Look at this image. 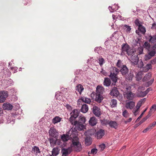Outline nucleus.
<instances>
[{
	"label": "nucleus",
	"instance_id": "f257e3e1",
	"mask_svg": "<svg viewBox=\"0 0 156 156\" xmlns=\"http://www.w3.org/2000/svg\"><path fill=\"white\" fill-rule=\"evenodd\" d=\"M76 132H74L71 136L73 137L72 140V146L74 147L75 150L76 152L80 151L82 149L81 144L79 142V138L77 136Z\"/></svg>",
	"mask_w": 156,
	"mask_h": 156
},
{
	"label": "nucleus",
	"instance_id": "f03ea898",
	"mask_svg": "<svg viewBox=\"0 0 156 156\" xmlns=\"http://www.w3.org/2000/svg\"><path fill=\"white\" fill-rule=\"evenodd\" d=\"M119 72V70L115 67H112L110 68V74L109 76L113 82L112 85H114L118 80L117 75Z\"/></svg>",
	"mask_w": 156,
	"mask_h": 156
},
{
	"label": "nucleus",
	"instance_id": "7ed1b4c3",
	"mask_svg": "<svg viewBox=\"0 0 156 156\" xmlns=\"http://www.w3.org/2000/svg\"><path fill=\"white\" fill-rule=\"evenodd\" d=\"M128 56L133 55L134 53V51L131 49L129 46L127 44H123L122 45V52L121 53V55H123L125 54V53Z\"/></svg>",
	"mask_w": 156,
	"mask_h": 156
},
{
	"label": "nucleus",
	"instance_id": "20e7f679",
	"mask_svg": "<svg viewBox=\"0 0 156 156\" xmlns=\"http://www.w3.org/2000/svg\"><path fill=\"white\" fill-rule=\"evenodd\" d=\"M123 96L124 98L127 100L132 101L135 97L136 94L131 91H127L124 93Z\"/></svg>",
	"mask_w": 156,
	"mask_h": 156
},
{
	"label": "nucleus",
	"instance_id": "39448f33",
	"mask_svg": "<svg viewBox=\"0 0 156 156\" xmlns=\"http://www.w3.org/2000/svg\"><path fill=\"white\" fill-rule=\"evenodd\" d=\"M79 115V111L77 109H74L70 113V117L69 118V121L71 124H73V122L76 118Z\"/></svg>",
	"mask_w": 156,
	"mask_h": 156
},
{
	"label": "nucleus",
	"instance_id": "423d86ee",
	"mask_svg": "<svg viewBox=\"0 0 156 156\" xmlns=\"http://www.w3.org/2000/svg\"><path fill=\"white\" fill-rule=\"evenodd\" d=\"M76 132V131H73V129L72 130H70L69 132L67 133L66 134H63L61 136V139L63 141H66L70 138L73 139V137H71V135L73 134L74 132Z\"/></svg>",
	"mask_w": 156,
	"mask_h": 156
},
{
	"label": "nucleus",
	"instance_id": "0eeeda50",
	"mask_svg": "<svg viewBox=\"0 0 156 156\" xmlns=\"http://www.w3.org/2000/svg\"><path fill=\"white\" fill-rule=\"evenodd\" d=\"M144 87H138L137 91L136 93V96L137 97H143L147 95V93L143 91L144 90Z\"/></svg>",
	"mask_w": 156,
	"mask_h": 156
},
{
	"label": "nucleus",
	"instance_id": "6e6552de",
	"mask_svg": "<svg viewBox=\"0 0 156 156\" xmlns=\"http://www.w3.org/2000/svg\"><path fill=\"white\" fill-rule=\"evenodd\" d=\"M72 124L75 126V128L78 130H81L84 128V126L83 124L78 122L77 121H75L74 122H73V124Z\"/></svg>",
	"mask_w": 156,
	"mask_h": 156
},
{
	"label": "nucleus",
	"instance_id": "1a4fd4ad",
	"mask_svg": "<svg viewBox=\"0 0 156 156\" xmlns=\"http://www.w3.org/2000/svg\"><path fill=\"white\" fill-rule=\"evenodd\" d=\"M135 106V102L132 101L126 100L125 107L128 109L132 110Z\"/></svg>",
	"mask_w": 156,
	"mask_h": 156
},
{
	"label": "nucleus",
	"instance_id": "9d476101",
	"mask_svg": "<svg viewBox=\"0 0 156 156\" xmlns=\"http://www.w3.org/2000/svg\"><path fill=\"white\" fill-rule=\"evenodd\" d=\"M49 135L55 139H57L58 137V133L56 129L54 127H51L49 131Z\"/></svg>",
	"mask_w": 156,
	"mask_h": 156
},
{
	"label": "nucleus",
	"instance_id": "9b49d317",
	"mask_svg": "<svg viewBox=\"0 0 156 156\" xmlns=\"http://www.w3.org/2000/svg\"><path fill=\"white\" fill-rule=\"evenodd\" d=\"M7 92L5 91H1L0 92V102H3L5 101L8 97Z\"/></svg>",
	"mask_w": 156,
	"mask_h": 156
},
{
	"label": "nucleus",
	"instance_id": "f8f14e48",
	"mask_svg": "<svg viewBox=\"0 0 156 156\" xmlns=\"http://www.w3.org/2000/svg\"><path fill=\"white\" fill-rule=\"evenodd\" d=\"M110 94L111 96L117 97L119 94V92L117 87H114L111 90Z\"/></svg>",
	"mask_w": 156,
	"mask_h": 156
},
{
	"label": "nucleus",
	"instance_id": "ddd939ff",
	"mask_svg": "<svg viewBox=\"0 0 156 156\" xmlns=\"http://www.w3.org/2000/svg\"><path fill=\"white\" fill-rule=\"evenodd\" d=\"M93 112L94 115L97 117H99L101 115L100 109L97 106L93 107Z\"/></svg>",
	"mask_w": 156,
	"mask_h": 156
},
{
	"label": "nucleus",
	"instance_id": "4468645a",
	"mask_svg": "<svg viewBox=\"0 0 156 156\" xmlns=\"http://www.w3.org/2000/svg\"><path fill=\"white\" fill-rule=\"evenodd\" d=\"M134 53L133 55H131V59L132 62L134 64H137L138 62V57L137 55H134Z\"/></svg>",
	"mask_w": 156,
	"mask_h": 156
},
{
	"label": "nucleus",
	"instance_id": "2eb2a0df",
	"mask_svg": "<svg viewBox=\"0 0 156 156\" xmlns=\"http://www.w3.org/2000/svg\"><path fill=\"white\" fill-rule=\"evenodd\" d=\"M120 71L122 75L123 76H125L128 73L129 69L126 66L124 65L121 68Z\"/></svg>",
	"mask_w": 156,
	"mask_h": 156
},
{
	"label": "nucleus",
	"instance_id": "dca6fc26",
	"mask_svg": "<svg viewBox=\"0 0 156 156\" xmlns=\"http://www.w3.org/2000/svg\"><path fill=\"white\" fill-rule=\"evenodd\" d=\"M104 92V88L102 87L99 86L97 87L96 89V94L102 95Z\"/></svg>",
	"mask_w": 156,
	"mask_h": 156
},
{
	"label": "nucleus",
	"instance_id": "f3484780",
	"mask_svg": "<svg viewBox=\"0 0 156 156\" xmlns=\"http://www.w3.org/2000/svg\"><path fill=\"white\" fill-rule=\"evenodd\" d=\"M142 104L140 102H138L137 103V105L136 106V108L133 109V112L134 115H136L138 113V110L141 106Z\"/></svg>",
	"mask_w": 156,
	"mask_h": 156
},
{
	"label": "nucleus",
	"instance_id": "a211bd4d",
	"mask_svg": "<svg viewBox=\"0 0 156 156\" xmlns=\"http://www.w3.org/2000/svg\"><path fill=\"white\" fill-rule=\"evenodd\" d=\"M104 130L103 129H100L96 133V136L98 139H101L104 135Z\"/></svg>",
	"mask_w": 156,
	"mask_h": 156
},
{
	"label": "nucleus",
	"instance_id": "6ab92c4d",
	"mask_svg": "<svg viewBox=\"0 0 156 156\" xmlns=\"http://www.w3.org/2000/svg\"><path fill=\"white\" fill-rule=\"evenodd\" d=\"M89 124L92 126H94L95 125L97 122V120L95 117H91L89 120Z\"/></svg>",
	"mask_w": 156,
	"mask_h": 156
},
{
	"label": "nucleus",
	"instance_id": "aec40b11",
	"mask_svg": "<svg viewBox=\"0 0 156 156\" xmlns=\"http://www.w3.org/2000/svg\"><path fill=\"white\" fill-rule=\"evenodd\" d=\"M111 84V80L108 77H105L103 82V85L107 87H109Z\"/></svg>",
	"mask_w": 156,
	"mask_h": 156
},
{
	"label": "nucleus",
	"instance_id": "412c9836",
	"mask_svg": "<svg viewBox=\"0 0 156 156\" xmlns=\"http://www.w3.org/2000/svg\"><path fill=\"white\" fill-rule=\"evenodd\" d=\"M2 107L4 109L10 110L12 109L13 107L11 104L6 103L3 104Z\"/></svg>",
	"mask_w": 156,
	"mask_h": 156
},
{
	"label": "nucleus",
	"instance_id": "4be33fe9",
	"mask_svg": "<svg viewBox=\"0 0 156 156\" xmlns=\"http://www.w3.org/2000/svg\"><path fill=\"white\" fill-rule=\"evenodd\" d=\"M84 89L83 86L80 84H78L76 87V91L78 92L80 94H81L83 90Z\"/></svg>",
	"mask_w": 156,
	"mask_h": 156
},
{
	"label": "nucleus",
	"instance_id": "5701e85b",
	"mask_svg": "<svg viewBox=\"0 0 156 156\" xmlns=\"http://www.w3.org/2000/svg\"><path fill=\"white\" fill-rule=\"evenodd\" d=\"M136 89V85L135 83H133L132 84L129 85L127 86L126 88V89L127 90L131 91L134 89Z\"/></svg>",
	"mask_w": 156,
	"mask_h": 156
},
{
	"label": "nucleus",
	"instance_id": "b1692460",
	"mask_svg": "<svg viewBox=\"0 0 156 156\" xmlns=\"http://www.w3.org/2000/svg\"><path fill=\"white\" fill-rule=\"evenodd\" d=\"M60 149L58 147L54 148L52 151V155L53 156H56L59 153Z\"/></svg>",
	"mask_w": 156,
	"mask_h": 156
},
{
	"label": "nucleus",
	"instance_id": "393cba45",
	"mask_svg": "<svg viewBox=\"0 0 156 156\" xmlns=\"http://www.w3.org/2000/svg\"><path fill=\"white\" fill-rule=\"evenodd\" d=\"M31 152L36 155L40 153L39 148L37 146H34L32 147Z\"/></svg>",
	"mask_w": 156,
	"mask_h": 156
},
{
	"label": "nucleus",
	"instance_id": "a878e982",
	"mask_svg": "<svg viewBox=\"0 0 156 156\" xmlns=\"http://www.w3.org/2000/svg\"><path fill=\"white\" fill-rule=\"evenodd\" d=\"M88 107L87 105L84 104L82 105L81 108V112L85 113L88 111Z\"/></svg>",
	"mask_w": 156,
	"mask_h": 156
},
{
	"label": "nucleus",
	"instance_id": "bb28decb",
	"mask_svg": "<svg viewBox=\"0 0 156 156\" xmlns=\"http://www.w3.org/2000/svg\"><path fill=\"white\" fill-rule=\"evenodd\" d=\"M148 39L149 41L151 43H154L156 41V35L153 36L150 35L149 36Z\"/></svg>",
	"mask_w": 156,
	"mask_h": 156
},
{
	"label": "nucleus",
	"instance_id": "cd10ccee",
	"mask_svg": "<svg viewBox=\"0 0 156 156\" xmlns=\"http://www.w3.org/2000/svg\"><path fill=\"white\" fill-rule=\"evenodd\" d=\"M156 110V105H154L151 106L148 115H150V116H151V115Z\"/></svg>",
	"mask_w": 156,
	"mask_h": 156
},
{
	"label": "nucleus",
	"instance_id": "c85d7f7f",
	"mask_svg": "<svg viewBox=\"0 0 156 156\" xmlns=\"http://www.w3.org/2000/svg\"><path fill=\"white\" fill-rule=\"evenodd\" d=\"M78 119L77 122L79 123L83 124L86 122V118L83 115H80L78 118Z\"/></svg>",
	"mask_w": 156,
	"mask_h": 156
},
{
	"label": "nucleus",
	"instance_id": "c756f323",
	"mask_svg": "<svg viewBox=\"0 0 156 156\" xmlns=\"http://www.w3.org/2000/svg\"><path fill=\"white\" fill-rule=\"evenodd\" d=\"M103 98L102 95L96 94L95 101L99 103L101 102Z\"/></svg>",
	"mask_w": 156,
	"mask_h": 156
},
{
	"label": "nucleus",
	"instance_id": "7c9ffc66",
	"mask_svg": "<svg viewBox=\"0 0 156 156\" xmlns=\"http://www.w3.org/2000/svg\"><path fill=\"white\" fill-rule=\"evenodd\" d=\"M119 7L115 5H113L112 6H109L108 7V9L111 12H113L114 11H116V10L118 9Z\"/></svg>",
	"mask_w": 156,
	"mask_h": 156
},
{
	"label": "nucleus",
	"instance_id": "2f4dec72",
	"mask_svg": "<svg viewBox=\"0 0 156 156\" xmlns=\"http://www.w3.org/2000/svg\"><path fill=\"white\" fill-rule=\"evenodd\" d=\"M69 150L68 149L64 148L62 150V156H67L70 154V152L69 151Z\"/></svg>",
	"mask_w": 156,
	"mask_h": 156
},
{
	"label": "nucleus",
	"instance_id": "473e14b6",
	"mask_svg": "<svg viewBox=\"0 0 156 156\" xmlns=\"http://www.w3.org/2000/svg\"><path fill=\"white\" fill-rule=\"evenodd\" d=\"M80 99L83 102L87 104H90L91 102V100L90 98L86 97H82Z\"/></svg>",
	"mask_w": 156,
	"mask_h": 156
},
{
	"label": "nucleus",
	"instance_id": "72a5a7b5",
	"mask_svg": "<svg viewBox=\"0 0 156 156\" xmlns=\"http://www.w3.org/2000/svg\"><path fill=\"white\" fill-rule=\"evenodd\" d=\"M109 125L111 127L116 129L117 126V123L115 121H111L110 122L108 123Z\"/></svg>",
	"mask_w": 156,
	"mask_h": 156
},
{
	"label": "nucleus",
	"instance_id": "f704fd0d",
	"mask_svg": "<svg viewBox=\"0 0 156 156\" xmlns=\"http://www.w3.org/2000/svg\"><path fill=\"white\" fill-rule=\"evenodd\" d=\"M61 120V118L59 117L56 116L52 119V122L53 123L55 124L59 122Z\"/></svg>",
	"mask_w": 156,
	"mask_h": 156
},
{
	"label": "nucleus",
	"instance_id": "c9c22d12",
	"mask_svg": "<svg viewBox=\"0 0 156 156\" xmlns=\"http://www.w3.org/2000/svg\"><path fill=\"white\" fill-rule=\"evenodd\" d=\"M50 142L51 147H53L56 144V139H54L53 138H50Z\"/></svg>",
	"mask_w": 156,
	"mask_h": 156
},
{
	"label": "nucleus",
	"instance_id": "e433bc0d",
	"mask_svg": "<svg viewBox=\"0 0 156 156\" xmlns=\"http://www.w3.org/2000/svg\"><path fill=\"white\" fill-rule=\"evenodd\" d=\"M151 77V74L150 73H148L145 75L143 78V80L144 81H147L149 80Z\"/></svg>",
	"mask_w": 156,
	"mask_h": 156
},
{
	"label": "nucleus",
	"instance_id": "4c0bfd02",
	"mask_svg": "<svg viewBox=\"0 0 156 156\" xmlns=\"http://www.w3.org/2000/svg\"><path fill=\"white\" fill-rule=\"evenodd\" d=\"M138 29L143 34H144L146 32L145 28L142 25L138 27Z\"/></svg>",
	"mask_w": 156,
	"mask_h": 156
},
{
	"label": "nucleus",
	"instance_id": "58836bf2",
	"mask_svg": "<svg viewBox=\"0 0 156 156\" xmlns=\"http://www.w3.org/2000/svg\"><path fill=\"white\" fill-rule=\"evenodd\" d=\"M117 103V101L113 99L111 101L110 104L112 108H114L116 106Z\"/></svg>",
	"mask_w": 156,
	"mask_h": 156
},
{
	"label": "nucleus",
	"instance_id": "ea45409f",
	"mask_svg": "<svg viewBox=\"0 0 156 156\" xmlns=\"http://www.w3.org/2000/svg\"><path fill=\"white\" fill-rule=\"evenodd\" d=\"M99 64L101 66L103 64L105 63V60L104 59L101 57H100L98 59Z\"/></svg>",
	"mask_w": 156,
	"mask_h": 156
},
{
	"label": "nucleus",
	"instance_id": "a19ab883",
	"mask_svg": "<svg viewBox=\"0 0 156 156\" xmlns=\"http://www.w3.org/2000/svg\"><path fill=\"white\" fill-rule=\"evenodd\" d=\"M150 45L149 43L147 42H145L143 45V48H144L148 50L150 49Z\"/></svg>",
	"mask_w": 156,
	"mask_h": 156
},
{
	"label": "nucleus",
	"instance_id": "79ce46f5",
	"mask_svg": "<svg viewBox=\"0 0 156 156\" xmlns=\"http://www.w3.org/2000/svg\"><path fill=\"white\" fill-rule=\"evenodd\" d=\"M85 143L86 145H90L91 144L90 139V138L87 137L85 139Z\"/></svg>",
	"mask_w": 156,
	"mask_h": 156
},
{
	"label": "nucleus",
	"instance_id": "37998d69",
	"mask_svg": "<svg viewBox=\"0 0 156 156\" xmlns=\"http://www.w3.org/2000/svg\"><path fill=\"white\" fill-rule=\"evenodd\" d=\"M133 76V74L131 73H130L126 76V78L127 80H131Z\"/></svg>",
	"mask_w": 156,
	"mask_h": 156
},
{
	"label": "nucleus",
	"instance_id": "c03bdc74",
	"mask_svg": "<svg viewBox=\"0 0 156 156\" xmlns=\"http://www.w3.org/2000/svg\"><path fill=\"white\" fill-rule=\"evenodd\" d=\"M150 117V115H147L145 117L143 118L139 122V125H140L142 123L144 122L147 119H148Z\"/></svg>",
	"mask_w": 156,
	"mask_h": 156
},
{
	"label": "nucleus",
	"instance_id": "a18cd8bd",
	"mask_svg": "<svg viewBox=\"0 0 156 156\" xmlns=\"http://www.w3.org/2000/svg\"><path fill=\"white\" fill-rule=\"evenodd\" d=\"M124 65H123L121 61L118 60L116 63V66L119 68H122Z\"/></svg>",
	"mask_w": 156,
	"mask_h": 156
},
{
	"label": "nucleus",
	"instance_id": "49530a36",
	"mask_svg": "<svg viewBox=\"0 0 156 156\" xmlns=\"http://www.w3.org/2000/svg\"><path fill=\"white\" fill-rule=\"evenodd\" d=\"M156 51L154 49L153 50L150 51H149L148 54H149L151 57L154 56L156 53Z\"/></svg>",
	"mask_w": 156,
	"mask_h": 156
},
{
	"label": "nucleus",
	"instance_id": "de8ad7c7",
	"mask_svg": "<svg viewBox=\"0 0 156 156\" xmlns=\"http://www.w3.org/2000/svg\"><path fill=\"white\" fill-rule=\"evenodd\" d=\"M102 48L101 47H97L95 48L94 51L98 54H100L101 53V50Z\"/></svg>",
	"mask_w": 156,
	"mask_h": 156
},
{
	"label": "nucleus",
	"instance_id": "09e8293b",
	"mask_svg": "<svg viewBox=\"0 0 156 156\" xmlns=\"http://www.w3.org/2000/svg\"><path fill=\"white\" fill-rule=\"evenodd\" d=\"M123 116L126 118L128 117L129 116V113L126 110H125L122 112Z\"/></svg>",
	"mask_w": 156,
	"mask_h": 156
},
{
	"label": "nucleus",
	"instance_id": "8fccbe9b",
	"mask_svg": "<svg viewBox=\"0 0 156 156\" xmlns=\"http://www.w3.org/2000/svg\"><path fill=\"white\" fill-rule=\"evenodd\" d=\"M135 23L136 25L139 27L142 25V23L140 22L139 20L137 19L135 21Z\"/></svg>",
	"mask_w": 156,
	"mask_h": 156
},
{
	"label": "nucleus",
	"instance_id": "3c124183",
	"mask_svg": "<svg viewBox=\"0 0 156 156\" xmlns=\"http://www.w3.org/2000/svg\"><path fill=\"white\" fill-rule=\"evenodd\" d=\"M124 27V30H126V31L127 32H129L131 30V28L130 27L127 25H125Z\"/></svg>",
	"mask_w": 156,
	"mask_h": 156
},
{
	"label": "nucleus",
	"instance_id": "603ef678",
	"mask_svg": "<svg viewBox=\"0 0 156 156\" xmlns=\"http://www.w3.org/2000/svg\"><path fill=\"white\" fill-rule=\"evenodd\" d=\"M152 57L148 54H146L144 57V59L145 61H147L151 58Z\"/></svg>",
	"mask_w": 156,
	"mask_h": 156
},
{
	"label": "nucleus",
	"instance_id": "864d4df0",
	"mask_svg": "<svg viewBox=\"0 0 156 156\" xmlns=\"http://www.w3.org/2000/svg\"><path fill=\"white\" fill-rule=\"evenodd\" d=\"M144 48L143 47H140L138 48V53L139 54H141L143 53Z\"/></svg>",
	"mask_w": 156,
	"mask_h": 156
},
{
	"label": "nucleus",
	"instance_id": "5fc2aeb1",
	"mask_svg": "<svg viewBox=\"0 0 156 156\" xmlns=\"http://www.w3.org/2000/svg\"><path fill=\"white\" fill-rule=\"evenodd\" d=\"M145 67L146 68L147 71H148L152 68V66L151 64H148L146 65Z\"/></svg>",
	"mask_w": 156,
	"mask_h": 156
},
{
	"label": "nucleus",
	"instance_id": "6e6d98bb",
	"mask_svg": "<svg viewBox=\"0 0 156 156\" xmlns=\"http://www.w3.org/2000/svg\"><path fill=\"white\" fill-rule=\"evenodd\" d=\"M56 139V142L55 145H58L60 146L61 147H62V143L61 142V140H59L57 139V138Z\"/></svg>",
	"mask_w": 156,
	"mask_h": 156
},
{
	"label": "nucleus",
	"instance_id": "4d7b16f0",
	"mask_svg": "<svg viewBox=\"0 0 156 156\" xmlns=\"http://www.w3.org/2000/svg\"><path fill=\"white\" fill-rule=\"evenodd\" d=\"M105 145L104 144H102L99 146V148L101 149V151L105 149Z\"/></svg>",
	"mask_w": 156,
	"mask_h": 156
},
{
	"label": "nucleus",
	"instance_id": "13d9d810",
	"mask_svg": "<svg viewBox=\"0 0 156 156\" xmlns=\"http://www.w3.org/2000/svg\"><path fill=\"white\" fill-rule=\"evenodd\" d=\"M97 150L96 148H93L91 150V153L94 154L97 153Z\"/></svg>",
	"mask_w": 156,
	"mask_h": 156
},
{
	"label": "nucleus",
	"instance_id": "bf43d9fd",
	"mask_svg": "<svg viewBox=\"0 0 156 156\" xmlns=\"http://www.w3.org/2000/svg\"><path fill=\"white\" fill-rule=\"evenodd\" d=\"M147 109H146L142 112V113H141V114L140 115V116L137 119V120H138V119H140V118H141L142 117V116L143 115H144V112L146 111V110H147Z\"/></svg>",
	"mask_w": 156,
	"mask_h": 156
},
{
	"label": "nucleus",
	"instance_id": "052dcab7",
	"mask_svg": "<svg viewBox=\"0 0 156 156\" xmlns=\"http://www.w3.org/2000/svg\"><path fill=\"white\" fill-rule=\"evenodd\" d=\"M101 73L105 76H106L107 73V72L104 70L103 69H101Z\"/></svg>",
	"mask_w": 156,
	"mask_h": 156
},
{
	"label": "nucleus",
	"instance_id": "680f3d73",
	"mask_svg": "<svg viewBox=\"0 0 156 156\" xmlns=\"http://www.w3.org/2000/svg\"><path fill=\"white\" fill-rule=\"evenodd\" d=\"M6 82H7V83H9L8 84V85H12L13 84V82L12 80L11 79H9L8 80H6Z\"/></svg>",
	"mask_w": 156,
	"mask_h": 156
},
{
	"label": "nucleus",
	"instance_id": "e2e57ef3",
	"mask_svg": "<svg viewBox=\"0 0 156 156\" xmlns=\"http://www.w3.org/2000/svg\"><path fill=\"white\" fill-rule=\"evenodd\" d=\"M146 101V98H144L143 99H141L138 102H140L141 104L142 105L144 103L145 101Z\"/></svg>",
	"mask_w": 156,
	"mask_h": 156
},
{
	"label": "nucleus",
	"instance_id": "0e129e2a",
	"mask_svg": "<svg viewBox=\"0 0 156 156\" xmlns=\"http://www.w3.org/2000/svg\"><path fill=\"white\" fill-rule=\"evenodd\" d=\"M132 120V118H130L129 119H128L127 120H126L125 121H124V122L126 124H127L128 123L130 122Z\"/></svg>",
	"mask_w": 156,
	"mask_h": 156
},
{
	"label": "nucleus",
	"instance_id": "69168bd1",
	"mask_svg": "<svg viewBox=\"0 0 156 156\" xmlns=\"http://www.w3.org/2000/svg\"><path fill=\"white\" fill-rule=\"evenodd\" d=\"M11 69L13 71V73H15L16 72V70L18 68L16 67H14L13 68H11Z\"/></svg>",
	"mask_w": 156,
	"mask_h": 156
},
{
	"label": "nucleus",
	"instance_id": "338daca9",
	"mask_svg": "<svg viewBox=\"0 0 156 156\" xmlns=\"http://www.w3.org/2000/svg\"><path fill=\"white\" fill-rule=\"evenodd\" d=\"M151 63L153 64H154L156 63V57L153 60L151 61Z\"/></svg>",
	"mask_w": 156,
	"mask_h": 156
},
{
	"label": "nucleus",
	"instance_id": "774afa93",
	"mask_svg": "<svg viewBox=\"0 0 156 156\" xmlns=\"http://www.w3.org/2000/svg\"><path fill=\"white\" fill-rule=\"evenodd\" d=\"M66 107L68 109L70 110L71 109V106L68 104L66 105Z\"/></svg>",
	"mask_w": 156,
	"mask_h": 156
}]
</instances>
